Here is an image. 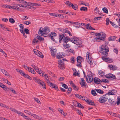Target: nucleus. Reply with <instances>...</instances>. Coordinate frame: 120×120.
Listing matches in <instances>:
<instances>
[{"label": "nucleus", "mask_w": 120, "mask_h": 120, "mask_svg": "<svg viewBox=\"0 0 120 120\" xmlns=\"http://www.w3.org/2000/svg\"><path fill=\"white\" fill-rule=\"evenodd\" d=\"M50 32V30L48 27H45L43 29L41 27L39 31L38 34L45 37H46L49 35V33Z\"/></svg>", "instance_id": "f257e3e1"}, {"label": "nucleus", "mask_w": 120, "mask_h": 120, "mask_svg": "<svg viewBox=\"0 0 120 120\" xmlns=\"http://www.w3.org/2000/svg\"><path fill=\"white\" fill-rule=\"evenodd\" d=\"M109 51V49L107 46L105 45H102L101 47V52L102 54L105 55L106 57H107L108 54V52Z\"/></svg>", "instance_id": "f03ea898"}, {"label": "nucleus", "mask_w": 120, "mask_h": 120, "mask_svg": "<svg viewBox=\"0 0 120 120\" xmlns=\"http://www.w3.org/2000/svg\"><path fill=\"white\" fill-rule=\"evenodd\" d=\"M58 30L63 32V33L60 34L59 36V40L60 43L63 38L66 36V34L65 33H66L68 31V30L66 29H63L58 28Z\"/></svg>", "instance_id": "7ed1b4c3"}, {"label": "nucleus", "mask_w": 120, "mask_h": 120, "mask_svg": "<svg viewBox=\"0 0 120 120\" xmlns=\"http://www.w3.org/2000/svg\"><path fill=\"white\" fill-rule=\"evenodd\" d=\"M71 38V41L77 45H79L82 43L81 40L76 37H74Z\"/></svg>", "instance_id": "20e7f679"}, {"label": "nucleus", "mask_w": 120, "mask_h": 120, "mask_svg": "<svg viewBox=\"0 0 120 120\" xmlns=\"http://www.w3.org/2000/svg\"><path fill=\"white\" fill-rule=\"evenodd\" d=\"M33 80L36 82L38 83L43 88H46L45 83L41 80L37 78L34 77L33 78Z\"/></svg>", "instance_id": "39448f33"}, {"label": "nucleus", "mask_w": 120, "mask_h": 120, "mask_svg": "<svg viewBox=\"0 0 120 120\" xmlns=\"http://www.w3.org/2000/svg\"><path fill=\"white\" fill-rule=\"evenodd\" d=\"M77 61L78 64L77 66L78 67H81V63L84 61L83 58L80 56H78L77 58Z\"/></svg>", "instance_id": "423d86ee"}, {"label": "nucleus", "mask_w": 120, "mask_h": 120, "mask_svg": "<svg viewBox=\"0 0 120 120\" xmlns=\"http://www.w3.org/2000/svg\"><path fill=\"white\" fill-rule=\"evenodd\" d=\"M108 98L106 95H103L99 99V101L101 103H104L108 100Z\"/></svg>", "instance_id": "0eeeda50"}, {"label": "nucleus", "mask_w": 120, "mask_h": 120, "mask_svg": "<svg viewBox=\"0 0 120 120\" xmlns=\"http://www.w3.org/2000/svg\"><path fill=\"white\" fill-rule=\"evenodd\" d=\"M80 80V81L79 83L82 87H87V86L86 84L85 81L84 80L83 78H81Z\"/></svg>", "instance_id": "6e6552de"}, {"label": "nucleus", "mask_w": 120, "mask_h": 120, "mask_svg": "<svg viewBox=\"0 0 120 120\" xmlns=\"http://www.w3.org/2000/svg\"><path fill=\"white\" fill-rule=\"evenodd\" d=\"M86 79L87 82L90 83L91 82L93 81V76L91 74L88 75L86 77Z\"/></svg>", "instance_id": "1a4fd4ad"}, {"label": "nucleus", "mask_w": 120, "mask_h": 120, "mask_svg": "<svg viewBox=\"0 0 120 120\" xmlns=\"http://www.w3.org/2000/svg\"><path fill=\"white\" fill-rule=\"evenodd\" d=\"M9 109H11L12 111L15 112L18 114H19L20 115L23 117L24 116L25 114L23 113H22V112H20L19 111H18L15 108H11Z\"/></svg>", "instance_id": "9d476101"}, {"label": "nucleus", "mask_w": 120, "mask_h": 120, "mask_svg": "<svg viewBox=\"0 0 120 120\" xmlns=\"http://www.w3.org/2000/svg\"><path fill=\"white\" fill-rule=\"evenodd\" d=\"M90 54V53L89 52H86V59L90 65H92L93 62L92 61L91 59L90 58H90H89Z\"/></svg>", "instance_id": "9b49d317"}, {"label": "nucleus", "mask_w": 120, "mask_h": 120, "mask_svg": "<svg viewBox=\"0 0 120 120\" xmlns=\"http://www.w3.org/2000/svg\"><path fill=\"white\" fill-rule=\"evenodd\" d=\"M58 67L60 68L61 69L63 70L65 68V65L63 62L62 60H60L58 61Z\"/></svg>", "instance_id": "f8f14e48"}, {"label": "nucleus", "mask_w": 120, "mask_h": 120, "mask_svg": "<svg viewBox=\"0 0 120 120\" xmlns=\"http://www.w3.org/2000/svg\"><path fill=\"white\" fill-rule=\"evenodd\" d=\"M105 77L106 78H109L111 79H116L115 75L111 73L107 74L105 75Z\"/></svg>", "instance_id": "ddd939ff"}, {"label": "nucleus", "mask_w": 120, "mask_h": 120, "mask_svg": "<svg viewBox=\"0 0 120 120\" xmlns=\"http://www.w3.org/2000/svg\"><path fill=\"white\" fill-rule=\"evenodd\" d=\"M56 34L54 32H51V34L49 35V37L52 40L54 41V38L56 37Z\"/></svg>", "instance_id": "4468645a"}, {"label": "nucleus", "mask_w": 120, "mask_h": 120, "mask_svg": "<svg viewBox=\"0 0 120 120\" xmlns=\"http://www.w3.org/2000/svg\"><path fill=\"white\" fill-rule=\"evenodd\" d=\"M107 57H106L104 56L102 57V59L103 60L108 62L110 63L113 60L112 59L108 58Z\"/></svg>", "instance_id": "2eb2a0df"}, {"label": "nucleus", "mask_w": 120, "mask_h": 120, "mask_svg": "<svg viewBox=\"0 0 120 120\" xmlns=\"http://www.w3.org/2000/svg\"><path fill=\"white\" fill-rule=\"evenodd\" d=\"M65 56L64 53L63 52H59L57 54L56 57L58 59H59L62 58L64 57Z\"/></svg>", "instance_id": "dca6fc26"}, {"label": "nucleus", "mask_w": 120, "mask_h": 120, "mask_svg": "<svg viewBox=\"0 0 120 120\" xmlns=\"http://www.w3.org/2000/svg\"><path fill=\"white\" fill-rule=\"evenodd\" d=\"M108 67L109 68L110 70H112L113 71L116 70L117 68V67L116 66L112 65H109Z\"/></svg>", "instance_id": "f3484780"}, {"label": "nucleus", "mask_w": 120, "mask_h": 120, "mask_svg": "<svg viewBox=\"0 0 120 120\" xmlns=\"http://www.w3.org/2000/svg\"><path fill=\"white\" fill-rule=\"evenodd\" d=\"M116 93V91L115 90H109L108 92V94H106V95L109 94L111 95H114Z\"/></svg>", "instance_id": "a211bd4d"}, {"label": "nucleus", "mask_w": 120, "mask_h": 120, "mask_svg": "<svg viewBox=\"0 0 120 120\" xmlns=\"http://www.w3.org/2000/svg\"><path fill=\"white\" fill-rule=\"evenodd\" d=\"M69 6L72 7V8L75 10H76L78 9V6L76 4H74L73 5L72 3L71 4H69Z\"/></svg>", "instance_id": "6ab92c4d"}, {"label": "nucleus", "mask_w": 120, "mask_h": 120, "mask_svg": "<svg viewBox=\"0 0 120 120\" xmlns=\"http://www.w3.org/2000/svg\"><path fill=\"white\" fill-rule=\"evenodd\" d=\"M27 4V5H25V8H29L32 9H35L36 8L35 7L31 5H29L28 4V3Z\"/></svg>", "instance_id": "aec40b11"}, {"label": "nucleus", "mask_w": 120, "mask_h": 120, "mask_svg": "<svg viewBox=\"0 0 120 120\" xmlns=\"http://www.w3.org/2000/svg\"><path fill=\"white\" fill-rule=\"evenodd\" d=\"M94 82L96 84H98L101 83V80L98 78L95 77L94 79Z\"/></svg>", "instance_id": "412c9836"}, {"label": "nucleus", "mask_w": 120, "mask_h": 120, "mask_svg": "<svg viewBox=\"0 0 120 120\" xmlns=\"http://www.w3.org/2000/svg\"><path fill=\"white\" fill-rule=\"evenodd\" d=\"M101 36L100 37L101 39L100 40L102 41H103L104 40V39L106 36V34L105 33L102 32H101Z\"/></svg>", "instance_id": "4be33fe9"}, {"label": "nucleus", "mask_w": 120, "mask_h": 120, "mask_svg": "<svg viewBox=\"0 0 120 120\" xmlns=\"http://www.w3.org/2000/svg\"><path fill=\"white\" fill-rule=\"evenodd\" d=\"M51 52L52 56L53 57H55L56 53V50L52 49H51Z\"/></svg>", "instance_id": "5701e85b"}, {"label": "nucleus", "mask_w": 120, "mask_h": 120, "mask_svg": "<svg viewBox=\"0 0 120 120\" xmlns=\"http://www.w3.org/2000/svg\"><path fill=\"white\" fill-rule=\"evenodd\" d=\"M114 27H118L120 26V23H110Z\"/></svg>", "instance_id": "b1692460"}, {"label": "nucleus", "mask_w": 120, "mask_h": 120, "mask_svg": "<svg viewBox=\"0 0 120 120\" xmlns=\"http://www.w3.org/2000/svg\"><path fill=\"white\" fill-rule=\"evenodd\" d=\"M86 102L88 104L90 105H94L95 104L94 102L92 100H89L87 99V100H86Z\"/></svg>", "instance_id": "393cba45"}, {"label": "nucleus", "mask_w": 120, "mask_h": 120, "mask_svg": "<svg viewBox=\"0 0 120 120\" xmlns=\"http://www.w3.org/2000/svg\"><path fill=\"white\" fill-rule=\"evenodd\" d=\"M116 38V36H112L109 38L108 40L109 41H113L115 40Z\"/></svg>", "instance_id": "a878e982"}, {"label": "nucleus", "mask_w": 120, "mask_h": 120, "mask_svg": "<svg viewBox=\"0 0 120 120\" xmlns=\"http://www.w3.org/2000/svg\"><path fill=\"white\" fill-rule=\"evenodd\" d=\"M64 38L63 40L64 42H67L70 41H71V38H70L66 36L65 38H64Z\"/></svg>", "instance_id": "bb28decb"}, {"label": "nucleus", "mask_w": 120, "mask_h": 120, "mask_svg": "<svg viewBox=\"0 0 120 120\" xmlns=\"http://www.w3.org/2000/svg\"><path fill=\"white\" fill-rule=\"evenodd\" d=\"M1 71L6 76H9V74L8 72L6 71L4 69H2Z\"/></svg>", "instance_id": "cd10ccee"}, {"label": "nucleus", "mask_w": 120, "mask_h": 120, "mask_svg": "<svg viewBox=\"0 0 120 120\" xmlns=\"http://www.w3.org/2000/svg\"><path fill=\"white\" fill-rule=\"evenodd\" d=\"M64 47L65 49L69 48L70 47V45L68 44H67V42H65L64 43Z\"/></svg>", "instance_id": "c85d7f7f"}, {"label": "nucleus", "mask_w": 120, "mask_h": 120, "mask_svg": "<svg viewBox=\"0 0 120 120\" xmlns=\"http://www.w3.org/2000/svg\"><path fill=\"white\" fill-rule=\"evenodd\" d=\"M17 1H19V2L21 3L24 4V5H27V4L28 2L25 1L23 0H16Z\"/></svg>", "instance_id": "c756f323"}, {"label": "nucleus", "mask_w": 120, "mask_h": 120, "mask_svg": "<svg viewBox=\"0 0 120 120\" xmlns=\"http://www.w3.org/2000/svg\"><path fill=\"white\" fill-rule=\"evenodd\" d=\"M108 101L112 105H115L116 104V102L113 101L110 98H109L108 99Z\"/></svg>", "instance_id": "7c9ffc66"}, {"label": "nucleus", "mask_w": 120, "mask_h": 120, "mask_svg": "<svg viewBox=\"0 0 120 120\" xmlns=\"http://www.w3.org/2000/svg\"><path fill=\"white\" fill-rule=\"evenodd\" d=\"M86 28L88 29L91 30H94L95 29L94 28H92L91 26L89 24H88L86 26Z\"/></svg>", "instance_id": "2f4dec72"}, {"label": "nucleus", "mask_w": 120, "mask_h": 120, "mask_svg": "<svg viewBox=\"0 0 120 120\" xmlns=\"http://www.w3.org/2000/svg\"><path fill=\"white\" fill-rule=\"evenodd\" d=\"M95 90L97 93L100 94H102L104 93L103 91L101 90L97 89H95Z\"/></svg>", "instance_id": "473e14b6"}, {"label": "nucleus", "mask_w": 120, "mask_h": 120, "mask_svg": "<svg viewBox=\"0 0 120 120\" xmlns=\"http://www.w3.org/2000/svg\"><path fill=\"white\" fill-rule=\"evenodd\" d=\"M28 4H29V5H31L32 6H40L41 5L40 4H39L37 3H32L30 2H28Z\"/></svg>", "instance_id": "72a5a7b5"}, {"label": "nucleus", "mask_w": 120, "mask_h": 120, "mask_svg": "<svg viewBox=\"0 0 120 120\" xmlns=\"http://www.w3.org/2000/svg\"><path fill=\"white\" fill-rule=\"evenodd\" d=\"M58 16L59 17L63 19L65 18L66 17V15H63V14H58Z\"/></svg>", "instance_id": "f704fd0d"}, {"label": "nucleus", "mask_w": 120, "mask_h": 120, "mask_svg": "<svg viewBox=\"0 0 120 120\" xmlns=\"http://www.w3.org/2000/svg\"><path fill=\"white\" fill-rule=\"evenodd\" d=\"M50 76L48 75H47L45 77V80L48 83H50V82L49 81V77Z\"/></svg>", "instance_id": "c9c22d12"}, {"label": "nucleus", "mask_w": 120, "mask_h": 120, "mask_svg": "<svg viewBox=\"0 0 120 120\" xmlns=\"http://www.w3.org/2000/svg\"><path fill=\"white\" fill-rule=\"evenodd\" d=\"M80 10L81 11H87V8L86 7H82L80 8Z\"/></svg>", "instance_id": "e433bc0d"}, {"label": "nucleus", "mask_w": 120, "mask_h": 120, "mask_svg": "<svg viewBox=\"0 0 120 120\" xmlns=\"http://www.w3.org/2000/svg\"><path fill=\"white\" fill-rule=\"evenodd\" d=\"M22 75L24 77H25L29 79H30V78L29 75H28L27 74L25 73L24 72Z\"/></svg>", "instance_id": "4c0bfd02"}, {"label": "nucleus", "mask_w": 120, "mask_h": 120, "mask_svg": "<svg viewBox=\"0 0 120 120\" xmlns=\"http://www.w3.org/2000/svg\"><path fill=\"white\" fill-rule=\"evenodd\" d=\"M11 87L8 88L6 86L5 87L3 90H4L5 91H9L11 90Z\"/></svg>", "instance_id": "58836bf2"}, {"label": "nucleus", "mask_w": 120, "mask_h": 120, "mask_svg": "<svg viewBox=\"0 0 120 120\" xmlns=\"http://www.w3.org/2000/svg\"><path fill=\"white\" fill-rule=\"evenodd\" d=\"M98 73L99 75L102 76L105 75V73L101 70H100L98 72Z\"/></svg>", "instance_id": "ea45409f"}, {"label": "nucleus", "mask_w": 120, "mask_h": 120, "mask_svg": "<svg viewBox=\"0 0 120 120\" xmlns=\"http://www.w3.org/2000/svg\"><path fill=\"white\" fill-rule=\"evenodd\" d=\"M19 26L20 28V29H19L20 32H21V31H23V29L24 28V25L22 24H20L19 25Z\"/></svg>", "instance_id": "a19ab883"}, {"label": "nucleus", "mask_w": 120, "mask_h": 120, "mask_svg": "<svg viewBox=\"0 0 120 120\" xmlns=\"http://www.w3.org/2000/svg\"><path fill=\"white\" fill-rule=\"evenodd\" d=\"M29 72H30L33 74H35V71H34L33 69L30 67V68L28 70Z\"/></svg>", "instance_id": "79ce46f5"}, {"label": "nucleus", "mask_w": 120, "mask_h": 120, "mask_svg": "<svg viewBox=\"0 0 120 120\" xmlns=\"http://www.w3.org/2000/svg\"><path fill=\"white\" fill-rule=\"evenodd\" d=\"M102 10L104 12L106 13H108V11L107 9L105 7H104L102 8Z\"/></svg>", "instance_id": "37998d69"}, {"label": "nucleus", "mask_w": 120, "mask_h": 120, "mask_svg": "<svg viewBox=\"0 0 120 120\" xmlns=\"http://www.w3.org/2000/svg\"><path fill=\"white\" fill-rule=\"evenodd\" d=\"M101 82H103L106 83H108L109 82L108 81V80H107L105 79H102V80H101Z\"/></svg>", "instance_id": "c03bdc74"}, {"label": "nucleus", "mask_w": 120, "mask_h": 120, "mask_svg": "<svg viewBox=\"0 0 120 120\" xmlns=\"http://www.w3.org/2000/svg\"><path fill=\"white\" fill-rule=\"evenodd\" d=\"M72 86L73 87V89L76 91H78L79 89V88L77 86L75 85H74Z\"/></svg>", "instance_id": "a18cd8bd"}, {"label": "nucleus", "mask_w": 120, "mask_h": 120, "mask_svg": "<svg viewBox=\"0 0 120 120\" xmlns=\"http://www.w3.org/2000/svg\"><path fill=\"white\" fill-rule=\"evenodd\" d=\"M91 94L94 96L97 95V94L95 91L94 90H92L91 91Z\"/></svg>", "instance_id": "49530a36"}, {"label": "nucleus", "mask_w": 120, "mask_h": 120, "mask_svg": "<svg viewBox=\"0 0 120 120\" xmlns=\"http://www.w3.org/2000/svg\"><path fill=\"white\" fill-rule=\"evenodd\" d=\"M41 76L43 77H45L47 75V74H46L44 72H42L40 74V75Z\"/></svg>", "instance_id": "de8ad7c7"}, {"label": "nucleus", "mask_w": 120, "mask_h": 120, "mask_svg": "<svg viewBox=\"0 0 120 120\" xmlns=\"http://www.w3.org/2000/svg\"><path fill=\"white\" fill-rule=\"evenodd\" d=\"M25 5H22L21 4H18L16 6V7L18 8H19L20 7H24L25 8Z\"/></svg>", "instance_id": "09e8293b"}, {"label": "nucleus", "mask_w": 120, "mask_h": 120, "mask_svg": "<svg viewBox=\"0 0 120 120\" xmlns=\"http://www.w3.org/2000/svg\"><path fill=\"white\" fill-rule=\"evenodd\" d=\"M35 118L40 120H43V118L41 116H38L37 115Z\"/></svg>", "instance_id": "8fccbe9b"}, {"label": "nucleus", "mask_w": 120, "mask_h": 120, "mask_svg": "<svg viewBox=\"0 0 120 120\" xmlns=\"http://www.w3.org/2000/svg\"><path fill=\"white\" fill-rule=\"evenodd\" d=\"M38 53V54L37 55L38 56H39L42 58H43L44 57V56L41 52L39 51V52Z\"/></svg>", "instance_id": "3c124183"}, {"label": "nucleus", "mask_w": 120, "mask_h": 120, "mask_svg": "<svg viewBox=\"0 0 120 120\" xmlns=\"http://www.w3.org/2000/svg\"><path fill=\"white\" fill-rule=\"evenodd\" d=\"M49 15H51L56 17H57L58 16V14L53 13H49Z\"/></svg>", "instance_id": "603ef678"}, {"label": "nucleus", "mask_w": 120, "mask_h": 120, "mask_svg": "<svg viewBox=\"0 0 120 120\" xmlns=\"http://www.w3.org/2000/svg\"><path fill=\"white\" fill-rule=\"evenodd\" d=\"M9 7V9H12L15 10H16L17 7L16 6H10V7Z\"/></svg>", "instance_id": "864d4df0"}, {"label": "nucleus", "mask_w": 120, "mask_h": 120, "mask_svg": "<svg viewBox=\"0 0 120 120\" xmlns=\"http://www.w3.org/2000/svg\"><path fill=\"white\" fill-rule=\"evenodd\" d=\"M72 90V89L70 87H69L68 88V90L67 91V93L70 94Z\"/></svg>", "instance_id": "5fc2aeb1"}, {"label": "nucleus", "mask_w": 120, "mask_h": 120, "mask_svg": "<svg viewBox=\"0 0 120 120\" xmlns=\"http://www.w3.org/2000/svg\"><path fill=\"white\" fill-rule=\"evenodd\" d=\"M78 104L77 105V106L80 108H81L82 109H83L84 108V107L81 104L79 103H77Z\"/></svg>", "instance_id": "6e6d98bb"}, {"label": "nucleus", "mask_w": 120, "mask_h": 120, "mask_svg": "<svg viewBox=\"0 0 120 120\" xmlns=\"http://www.w3.org/2000/svg\"><path fill=\"white\" fill-rule=\"evenodd\" d=\"M23 31L24 32H25L26 34H29V30L28 29H25Z\"/></svg>", "instance_id": "4d7b16f0"}, {"label": "nucleus", "mask_w": 120, "mask_h": 120, "mask_svg": "<svg viewBox=\"0 0 120 120\" xmlns=\"http://www.w3.org/2000/svg\"><path fill=\"white\" fill-rule=\"evenodd\" d=\"M81 99H82L83 100H84L86 102V100H87V99L85 97L82 96H81Z\"/></svg>", "instance_id": "13d9d810"}, {"label": "nucleus", "mask_w": 120, "mask_h": 120, "mask_svg": "<svg viewBox=\"0 0 120 120\" xmlns=\"http://www.w3.org/2000/svg\"><path fill=\"white\" fill-rule=\"evenodd\" d=\"M71 62L72 63H74L75 62V60L74 58V57H72L70 59Z\"/></svg>", "instance_id": "bf43d9fd"}, {"label": "nucleus", "mask_w": 120, "mask_h": 120, "mask_svg": "<svg viewBox=\"0 0 120 120\" xmlns=\"http://www.w3.org/2000/svg\"><path fill=\"white\" fill-rule=\"evenodd\" d=\"M61 83L62 84V86L64 88L66 89H67L68 88V86L65 84H63L62 82H61Z\"/></svg>", "instance_id": "052dcab7"}, {"label": "nucleus", "mask_w": 120, "mask_h": 120, "mask_svg": "<svg viewBox=\"0 0 120 120\" xmlns=\"http://www.w3.org/2000/svg\"><path fill=\"white\" fill-rule=\"evenodd\" d=\"M9 21L10 22H15L14 19L12 18H10L9 19Z\"/></svg>", "instance_id": "680f3d73"}, {"label": "nucleus", "mask_w": 120, "mask_h": 120, "mask_svg": "<svg viewBox=\"0 0 120 120\" xmlns=\"http://www.w3.org/2000/svg\"><path fill=\"white\" fill-rule=\"evenodd\" d=\"M48 72L49 74L53 77L55 76V75L53 73L51 72L50 71H48Z\"/></svg>", "instance_id": "e2e57ef3"}, {"label": "nucleus", "mask_w": 120, "mask_h": 120, "mask_svg": "<svg viewBox=\"0 0 120 120\" xmlns=\"http://www.w3.org/2000/svg\"><path fill=\"white\" fill-rule=\"evenodd\" d=\"M77 111L78 114L79 115H80L83 116V115L81 111L79 109H77Z\"/></svg>", "instance_id": "0e129e2a"}, {"label": "nucleus", "mask_w": 120, "mask_h": 120, "mask_svg": "<svg viewBox=\"0 0 120 120\" xmlns=\"http://www.w3.org/2000/svg\"><path fill=\"white\" fill-rule=\"evenodd\" d=\"M5 86H6L4 85L3 83L0 82V87L3 88V89H4Z\"/></svg>", "instance_id": "69168bd1"}, {"label": "nucleus", "mask_w": 120, "mask_h": 120, "mask_svg": "<svg viewBox=\"0 0 120 120\" xmlns=\"http://www.w3.org/2000/svg\"><path fill=\"white\" fill-rule=\"evenodd\" d=\"M101 18H102V17H95L94 19V20H99Z\"/></svg>", "instance_id": "338daca9"}, {"label": "nucleus", "mask_w": 120, "mask_h": 120, "mask_svg": "<svg viewBox=\"0 0 120 120\" xmlns=\"http://www.w3.org/2000/svg\"><path fill=\"white\" fill-rule=\"evenodd\" d=\"M49 84H50V86H52V88L55 87L56 85H55L54 84H53V83L51 82H50V83H49Z\"/></svg>", "instance_id": "774afa93"}]
</instances>
